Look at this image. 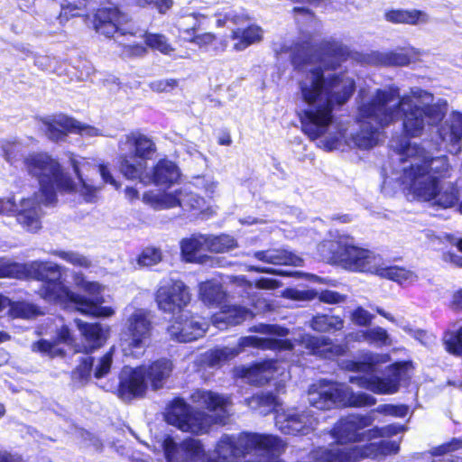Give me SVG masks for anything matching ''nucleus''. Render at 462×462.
<instances>
[{
  "mask_svg": "<svg viewBox=\"0 0 462 462\" xmlns=\"http://www.w3.org/2000/svg\"><path fill=\"white\" fill-rule=\"evenodd\" d=\"M94 28L97 32L107 38L116 34H134L128 25V15L115 6L102 7L97 11L94 16Z\"/></svg>",
  "mask_w": 462,
  "mask_h": 462,
  "instance_id": "nucleus-21",
  "label": "nucleus"
},
{
  "mask_svg": "<svg viewBox=\"0 0 462 462\" xmlns=\"http://www.w3.org/2000/svg\"><path fill=\"white\" fill-rule=\"evenodd\" d=\"M168 328L170 337L178 342H191L202 337L208 328V322L201 316L188 310L179 312Z\"/></svg>",
  "mask_w": 462,
  "mask_h": 462,
  "instance_id": "nucleus-19",
  "label": "nucleus"
},
{
  "mask_svg": "<svg viewBox=\"0 0 462 462\" xmlns=\"http://www.w3.org/2000/svg\"><path fill=\"white\" fill-rule=\"evenodd\" d=\"M74 323L84 338L83 352L91 353L106 342L109 330L100 323H87L79 319H75Z\"/></svg>",
  "mask_w": 462,
  "mask_h": 462,
  "instance_id": "nucleus-25",
  "label": "nucleus"
},
{
  "mask_svg": "<svg viewBox=\"0 0 462 462\" xmlns=\"http://www.w3.org/2000/svg\"><path fill=\"white\" fill-rule=\"evenodd\" d=\"M126 144L131 156H121L120 171L129 180L141 178L146 169V161L156 152V145L152 138L138 132L126 135Z\"/></svg>",
  "mask_w": 462,
  "mask_h": 462,
  "instance_id": "nucleus-13",
  "label": "nucleus"
},
{
  "mask_svg": "<svg viewBox=\"0 0 462 462\" xmlns=\"http://www.w3.org/2000/svg\"><path fill=\"white\" fill-rule=\"evenodd\" d=\"M308 402L318 410H330L337 404L349 407H369L376 399L366 393H355L349 386L332 381L320 380L308 391Z\"/></svg>",
  "mask_w": 462,
  "mask_h": 462,
  "instance_id": "nucleus-10",
  "label": "nucleus"
},
{
  "mask_svg": "<svg viewBox=\"0 0 462 462\" xmlns=\"http://www.w3.org/2000/svg\"><path fill=\"white\" fill-rule=\"evenodd\" d=\"M310 459L314 462H356L362 457L356 448L318 447L311 450Z\"/></svg>",
  "mask_w": 462,
  "mask_h": 462,
  "instance_id": "nucleus-27",
  "label": "nucleus"
},
{
  "mask_svg": "<svg viewBox=\"0 0 462 462\" xmlns=\"http://www.w3.org/2000/svg\"><path fill=\"white\" fill-rule=\"evenodd\" d=\"M255 286L258 289H275L280 286V282L275 279L262 277L255 281Z\"/></svg>",
  "mask_w": 462,
  "mask_h": 462,
  "instance_id": "nucleus-64",
  "label": "nucleus"
},
{
  "mask_svg": "<svg viewBox=\"0 0 462 462\" xmlns=\"http://www.w3.org/2000/svg\"><path fill=\"white\" fill-rule=\"evenodd\" d=\"M395 151L401 156L402 162H409L402 169V183L411 189V182L406 178V171L414 173L415 182H428L434 179L436 182L448 176L449 164L447 156L433 157L423 147L416 143L401 140L395 146Z\"/></svg>",
  "mask_w": 462,
  "mask_h": 462,
  "instance_id": "nucleus-8",
  "label": "nucleus"
},
{
  "mask_svg": "<svg viewBox=\"0 0 462 462\" xmlns=\"http://www.w3.org/2000/svg\"><path fill=\"white\" fill-rule=\"evenodd\" d=\"M137 5L140 6H145L153 5V6L161 13L164 14L171 6V0H136Z\"/></svg>",
  "mask_w": 462,
  "mask_h": 462,
  "instance_id": "nucleus-57",
  "label": "nucleus"
},
{
  "mask_svg": "<svg viewBox=\"0 0 462 462\" xmlns=\"http://www.w3.org/2000/svg\"><path fill=\"white\" fill-rule=\"evenodd\" d=\"M275 371V362L273 360H264L255 362L245 366H237L234 370L235 376L243 382L262 386L269 383L273 376Z\"/></svg>",
  "mask_w": 462,
  "mask_h": 462,
  "instance_id": "nucleus-23",
  "label": "nucleus"
},
{
  "mask_svg": "<svg viewBox=\"0 0 462 462\" xmlns=\"http://www.w3.org/2000/svg\"><path fill=\"white\" fill-rule=\"evenodd\" d=\"M98 171L105 183L111 184L116 189L120 188V183L114 178L106 165L100 164Z\"/></svg>",
  "mask_w": 462,
  "mask_h": 462,
  "instance_id": "nucleus-61",
  "label": "nucleus"
},
{
  "mask_svg": "<svg viewBox=\"0 0 462 462\" xmlns=\"http://www.w3.org/2000/svg\"><path fill=\"white\" fill-rule=\"evenodd\" d=\"M188 42H195L200 48L208 49L209 45H212L216 42V36L210 32L202 34H196L195 32L192 35V39H188Z\"/></svg>",
  "mask_w": 462,
  "mask_h": 462,
  "instance_id": "nucleus-56",
  "label": "nucleus"
},
{
  "mask_svg": "<svg viewBox=\"0 0 462 462\" xmlns=\"http://www.w3.org/2000/svg\"><path fill=\"white\" fill-rule=\"evenodd\" d=\"M248 270L252 271V272H255V273H271V274L278 275V276H291V272H288L282 268L261 267V266H257V265H250L248 267Z\"/></svg>",
  "mask_w": 462,
  "mask_h": 462,
  "instance_id": "nucleus-60",
  "label": "nucleus"
},
{
  "mask_svg": "<svg viewBox=\"0 0 462 462\" xmlns=\"http://www.w3.org/2000/svg\"><path fill=\"white\" fill-rule=\"evenodd\" d=\"M113 362V352L112 348L106 354H105L98 361L95 370L94 375L96 378H102L108 374Z\"/></svg>",
  "mask_w": 462,
  "mask_h": 462,
  "instance_id": "nucleus-52",
  "label": "nucleus"
},
{
  "mask_svg": "<svg viewBox=\"0 0 462 462\" xmlns=\"http://www.w3.org/2000/svg\"><path fill=\"white\" fill-rule=\"evenodd\" d=\"M319 299L320 301L329 303V304H334V303H338V302L344 301L345 297L343 295L339 294L338 292L329 291V290H325V291H322L319 292Z\"/></svg>",
  "mask_w": 462,
  "mask_h": 462,
  "instance_id": "nucleus-59",
  "label": "nucleus"
},
{
  "mask_svg": "<svg viewBox=\"0 0 462 462\" xmlns=\"http://www.w3.org/2000/svg\"><path fill=\"white\" fill-rule=\"evenodd\" d=\"M446 350L451 355H462V327L456 332H447L443 337Z\"/></svg>",
  "mask_w": 462,
  "mask_h": 462,
  "instance_id": "nucleus-44",
  "label": "nucleus"
},
{
  "mask_svg": "<svg viewBox=\"0 0 462 462\" xmlns=\"http://www.w3.org/2000/svg\"><path fill=\"white\" fill-rule=\"evenodd\" d=\"M237 241L231 236L207 235L206 249L213 253H226L237 247Z\"/></svg>",
  "mask_w": 462,
  "mask_h": 462,
  "instance_id": "nucleus-38",
  "label": "nucleus"
},
{
  "mask_svg": "<svg viewBox=\"0 0 462 462\" xmlns=\"http://www.w3.org/2000/svg\"><path fill=\"white\" fill-rule=\"evenodd\" d=\"M231 39L236 41L234 50L242 51L254 43L259 42L263 39V30L255 24L248 25L245 28L232 29Z\"/></svg>",
  "mask_w": 462,
  "mask_h": 462,
  "instance_id": "nucleus-31",
  "label": "nucleus"
},
{
  "mask_svg": "<svg viewBox=\"0 0 462 462\" xmlns=\"http://www.w3.org/2000/svg\"><path fill=\"white\" fill-rule=\"evenodd\" d=\"M199 297L205 305L221 309L220 313L213 318V324L219 329L239 325L254 316V311L246 307L226 304V293L218 282L208 281L201 283Z\"/></svg>",
  "mask_w": 462,
  "mask_h": 462,
  "instance_id": "nucleus-11",
  "label": "nucleus"
},
{
  "mask_svg": "<svg viewBox=\"0 0 462 462\" xmlns=\"http://www.w3.org/2000/svg\"><path fill=\"white\" fill-rule=\"evenodd\" d=\"M344 321L337 316L327 314H318L310 321V327L313 330L322 333H332L343 328Z\"/></svg>",
  "mask_w": 462,
  "mask_h": 462,
  "instance_id": "nucleus-36",
  "label": "nucleus"
},
{
  "mask_svg": "<svg viewBox=\"0 0 462 462\" xmlns=\"http://www.w3.org/2000/svg\"><path fill=\"white\" fill-rule=\"evenodd\" d=\"M322 252L328 251V259L354 272H374L381 257L373 251L353 245L349 241H326L320 245Z\"/></svg>",
  "mask_w": 462,
  "mask_h": 462,
  "instance_id": "nucleus-12",
  "label": "nucleus"
},
{
  "mask_svg": "<svg viewBox=\"0 0 462 462\" xmlns=\"http://www.w3.org/2000/svg\"><path fill=\"white\" fill-rule=\"evenodd\" d=\"M374 103V95L370 97L367 103L362 104L358 108V117L360 123V130L355 134H352L349 145L353 144L359 149H371L376 145L378 142L379 130L388 126L384 124H380L376 120V110L373 112H365L366 107Z\"/></svg>",
  "mask_w": 462,
  "mask_h": 462,
  "instance_id": "nucleus-18",
  "label": "nucleus"
},
{
  "mask_svg": "<svg viewBox=\"0 0 462 462\" xmlns=\"http://www.w3.org/2000/svg\"><path fill=\"white\" fill-rule=\"evenodd\" d=\"M192 402L212 411H218L217 416L213 417L201 411H194L183 401L178 400L169 409L167 420L178 427L182 431L200 434L208 431L213 424H224L228 413L226 407L228 399L217 393L198 389L191 393Z\"/></svg>",
  "mask_w": 462,
  "mask_h": 462,
  "instance_id": "nucleus-5",
  "label": "nucleus"
},
{
  "mask_svg": "<svg viewBox=\"0 0 462 462\" xmlns=\"http://www.w3.org/2000/svg\"><path fill=\"white\" fill-rule=\"evenodd\" d=\"M282 51L290 52L291 63L297 71L309 64L319 63L298 81V98L301 105L297 115L302 132L311 140L335 128V134L327 137L323 143L328 151L338 149L345 137V130L336 125L335 110L351 98L356 91V81L345 73L326 75L325 71L337 69L347 58L348 49L335 40H324L316 47L307 40L295 42L291 47L283 46Z\"/></svg>",
  "mask_w": 462,
  "mask_h": 462,
  "instance_id": "nucleus-1",
  "label": "nucleus"
},
{
  "mask_svg": "<svg viewBox=\"0 0 462 462\" xmlns=\"http://www.w3.org/2000/svg\"><path fill=\"white\" fill-rule=\"evenodd\" d=\"M94 365V358L91 356L84 357L80 364L72 371V379L81 383L86 382L90 377Z\"/></svg>",
  "mask_w": 462,
  "mask_h": 462,
  "instance_id": "nucleus-48",
  "label": "nucleus"
},
{
  "mask_svg": "<svg viewBox=\"0 0 462 462\" xmlns=\"http://www.w3.org/2000/svg\"><path fill=\"white\" fill-rule=\"evenodd\" d=\"M160 201L167 208L177 206L182 208H199L201 206L202 199L193 192H189L186 189H180L174 192L164 193L161 196Z\"/></svg>",
  "mask_w": 462,
  "mask_h": 462,
  "instance_id": "nucleus-29",
  "label": "nucleus"
},
{
  "mask_svg": "<svg viewBox=\"0 0 462 462\" xmlns=\"http://www.w3.org/2000/svg\"><path fill=\"white\" fill-rule=\"evenodd\" d=\"M162 260L161 250L154 247H146L137 258V263L141 267L152 266Z\"/></svg>",
  "mask_w": 462,
  "mask_h": 462,
  "instance_id": "nucleus-47",
  "label": "nucleus"
},
{
  "mask_svg": "<svg viewBox=\"0 0 462 462\" xmlns=\"http://www.w3.org/2000/svg\"><path fill=\"white\" fill-rule=\"evenodd\" d=\"M374 420L371 414H349L341 418L328 433L341 444L370 439L367 435V430H362L371 426Z\"/></svg>",
  "mask_w": 462,
  "mask_h": 462,
  "instance_id": "nucleus-17",
  "label": "nucleus"
},
{
  "mask_svg": "<svg viewBox=\"0 0 462 462\" xmlns=\"http://www.w3.org/2000/svg\"><path fill=\"white\" fill-rule=\"evenodd\" d=\"M301 345L310 355L324 359L344 356L346 351L345 346L335 344L329 337L324 336L306 335L301 338Z\"/></svg>",
  "mask_w": 462,
  "mask_h": 462,
  "instance_id": "nucleus-24",
  "label": "nucleus"
},
{
  "mask_svg": "<svg viewBox=\"0 0 462 462\" xmlns=\"http://www.w3.org/2000/svg\"><path fill=\"white\" fill-rule=\"evenodd\" d=\"M70 164L80 183V194L83 196L84 199L87 202H92L96 197L97 192L99 190V188L88 184L83 179L82 174L80 172V162L74 158H71Z\"/></svg>",
  "mask_w": 462,
  "mask_h": 462,
  "instance_id": "nucleus-43",
  "label": "nucleus"
},
{
  "mask_svg": "<svg viewBox=\"0 0 462 462\" xmlns=\"http://www.w3.org/2000/svg\"><path fill=\"white\" fill-rule=\"evenodd\" d=\"M145 43L162 53L168 54L172 51V48L168 43L167 39L162 34L157 33H145Z\"/></svg>",
  "mask_w": 462,
  "mask_h": 462,
  "instance_id": "nucleus-49",
  "label": "nucleus"
},
{
  "mask_svg": "<svg viewBox=\"0 0 462 462\" xmlns=\"http://www.w3.org/2000/svg\"><path fill=\"white\" fill-rule=\"evenodd\" d=\"M172 368L171 361L167 358H161L149 365L135 368L125 366L119 375L118 397L125 402L143 397L148 389V382L154 391L162 388Z\"/></svg>",
  "mask_w": 462,
  "mask_h": 462,
  "instance_id": "nucleus-9",
  "label": "nucleus"
},
{
  "mask_svg": "<svg viewBox=\"0 0 462 462\" xmlns=\"http://www.w3.org/2000/svg\"><path fill=\"white\" fill-rule=\"evenodd\" d=\"M402 97H409L411 98V100H412L413 102L414 99L418 100V101H426V102H430L432 101V98H433V96L424 90V89H421L420 88H411L410 89V93L409 94H404L402 95Z\"/></svg>",
  "mask_w": 462,
  "mask_h": 462,
  "instance_id": "nucleus-58",
  "label": "nucleus"
},
{
  "mask_svg": "<svg viewBox=\"0 0 462 462\" xmlns=\"http://www.w3.org/2000/svg\"><path fill=\"white\" fill-rule=\"evenodd\" d=\"M254 400L259 406L267 408L268 411L275 410L279 404L277 396L270 392L256 395Z\"/></svg>",
  "mask_w": 462,
  "mask_h": 462,
  "instance_id": "nucleus-55",
  "label": "nucleus"
},
{
  "mask_svg": "<svg viewBox=\"0 0 462 462\" xmlns=\"http://www.w3.org/2000/svg\"><path fill=\"white\" fill-rule=\"evenodd\" d=\"M385 19L393 23H406L410 25H417L419 23H426L429 22L427 13L420 10H390L385 13Z\"/></svg>",
  "mask_w": 462,
  "mask_h": 462,
  "instance_id": "nucleus-33",
  "label": "nucleus"
},
{
  "mask_svg": "<svg viewBox=\"0 0 462 462\" xmlns=\"http://www.w3.org/2000/svg\"><path fill=\"white\" fill-rule=\"evenodd\" d=\"M47 138L52 142H60L69 133H78L86 136H96L98 130L93 126L82 125L65 115H58L42 120Z\"/></svg>",
  "mask_w": 462,
  "mask_h": 462,
  "instance_id": "nucleus-20",
  "label": "nucleus"
},
{
  "mask_svg": "<svg viewBox=\"0 0 462 462\" xmlns=\"http://www.w3.org/2000/svg\"><path fill=\"white\" fill-rule=\"evenodd\" d=\"M53 346H54L50 341L46 339H40L32 345V350L33 352L50 355L52 352Z\"/></svg>",
  "mask_w": 462,
  "mask_h": 462,
  "instance_id": "nucleus-63",
  "label": "nucleus"
},
{
  "mask_svg": "<svg viewBox=\"0 0 462 462\" xmlns=\"http://www.w3.org/2000/svg\"><path fill=\"white\" fill-rule=\"evenodd\" d=\"M180 176V169L177 164L168 159L160 160L152 169L151 175L143 173L138 178L141 182H152L155 185H171L175 183Z\"/></svg>",
  "mask_w": 462,
  "mask_h": 462,
  "instance_id": "nucleus-26",
  "label": "nucleus"
},
{
  "mask_svg": "<svg viewBox=\"0 0 462 462\" xmlns=\"http://www.w3.org/2000/svg\"><path fill=\"white\" fill-rule=\"evenodd\" d=\"M319 424V419L309 409L300 411L289 409L276 411L275 426L278 430L288 435H308L312 432Z\"/></svg>",
  "mask_w": 462,
  "mask_h": 462,
  "instance_id": "nucleus-16",
  "label": "nucleus"
},
{
  "mask_svg": "<svg viewBox=\"0 0 462 462\" xmlns=\"http://www.w3.org/2000/svg\"><path fill=\"white\" fill-rule=\"evenodd\" d=\"M152 330V322L148 313L143 309L135 310L126 319L125 324L124 340L129 346L142 347L144 341L149 338Z\"/></svg>",
  "mask_w": 462,
  "mask_h": 462,
  "instance_id": "nucleus-22",
  "label": "nucleus"
},
{
  "mask_svg": "<svg viewBox=\"0 0 462 462\" xmlns=\"http://www.w3.org/2000/svg\"><path fill=\"white\" fill-rule=\"evenodd\" d=\"M438 134L442 142L451 145L450 152H458L462 140V113L453 112L449 120L438 129Z\"/></svg>",
  "mask_w": 462,
  "mask_h": 462,
  "instance_id": "nucleus-28",
  "label": "nucleus"
},
{
  "mask_svg": "<svg viewBox=\"0 0 462 462\" xmlns=\"http://www.w3.org/2000/svg\"><path fill=\"white\" fill-rule=\"evenodd\" d=\"M2 155L10 164L23 160L27 172L37 179L40 189L32 197L23 199L20 205L14 203L17 221L30 231L41 227L42 207L57 203V193L70 192L76 189L73 180L63 171L60 164L47 153H32L23 158V146L17 142L0 143Z\"/></svg>",
  "mask_w": 462,
  "mask_h": 462,
  "instance_id": "nucleus-2",
  "label": "nucleus"
},
{
  "mask_svg": "<svg viewBox=\"0 0 462 462\" xmlns=\"http://www.w3.org/2000/svg\"><path fill=\"white\" fill-rule=\"evenodd\" d=\"M177 86L175 79L157 80L151 84L153 90L158 92L169 91Z\"/></svg>",
  "mask_w": 462,
  "mask_h": 462,
  "instance_id": "nucleus-62",
  "label": "nucleus"
},
{
  "mask_svg": "<svg viewBox=\"0 0 462 462\" xmlns=\"http://www.w3.org/2000/svg\"><path fill=\"white\" fill-rule=\"evenodd\" d=\"M462 448V438H453L450 441L433 448L431 462H462V457L453 455H446Z\"/></svg>",
  "mask_w": 462,
  "mask_h": 462,
  "instance_id": "nucleus-35",
  "label": "nucleus"
},
{
  "mask_svg": "<svg viewBox=\"0 0 462 462\" xmlns=\"http://www.w3.org/2000/svg\"><path fill=\"white\" fill-rule=\"evenodd\" d=\"M248 331L270 337H242L238 339L237 344L234 346H222L212 349L208 355V361L209 365L215 366L221 364L222 362L230 360L238 356L241 352L245 351L247 347L278 351L291 350L293 348V343L291 340L282 338L287 337L290 333V330L287 328L277 324L260 323L258 325L250 327Z\"/></svg>",
  "mask_w": 462,
  "mask_h": 462,
  "instance_id": "nucleus-7",
  "label": "nucleus"
},
{
  "mask_svg": "<svg viewBox=\"0 0 462 462\" xmlns=\"http://www.w3.org/2000/svg\"><path fill=\"white\" fill-rule=\"evenodd\" d=\"M375 411L382 414L392 415L398 418H404L408 413L409 408L407 405L404 404H382L379 405L375 409Z\"/></svg>",
  "mask_w": 462,
  "mask_h": 462,
  "instance_id": "nucleus-51",
  "label": "nucleus"
},
{
  "mask_svg": "<svg viewBox=\"0 0 462 462\" xmlns=\"http://www.w3.org/2000/svg\"><path fill=\"white\" fill-rule=\"evenodd\" d=\"M371 61L378 66H406L410 63V56L398 51L380 52L371 54Z\"/></svg>",
  "mask_w": 462,
  "mask_h": 462,
  "instance_id": "nucleus-37",
  "label": "nucleus"
},
{
  "mask_svg": "<svg viewBox=\"0 0 462 462\" xmlns=\"http://www.w3.org/2000/svg\"><path fill=\"white\" fill-rule=\"evenodd\" d=\"M254 256L261 262L273 265L300 266L302 263L300 257L284 249L256 251L254 253Z\"/></svg>",
  "mask_w": 462,
  "mask_h": 462,
  "instance_id": "nucleus-30",
  "label": "nucleus"
},
{
  "mask_svg": "<svg viewBox=\"0 0 462 462\" xmlns=\"http://www.w3.org/2000/svg\"><path fill=\"white\" fill-rule=\"evenodd\" d=\"M371 447L374 448L378 454L384 456L395 454L400 449V446L396 441L387 439L380 440L378 443H373Z\"/></svg>",
  "mask_w": 462,
  "mask_h": 462,
  "instance_id": "nucleus-53",
  "label": "nucleus"
},
{
  "mask_svg": "<svg viewBox=\"0 0 462 462\" xmlns=\"http://www.w3.org/2000/svg\"><path fill=\"white\" fill-rule=\"evenodd\" d=\"M207 235L195 234L180 241L181 256L186 262H202L198 255L199 251L206 249Z\"/></svg>",
  "mask_w": 462,
  "mask_h": 462,
  "instance_id": "nucleus-32",
  "label": "nucleus"
},
{
  "mask_svg": "<svg viewBox=\"0 0 462 462\" xmlns=\"http://www.w3.org/2000/svg\"><path fill=\"white\" fill-rule=\"evenodd\" d=\"M155 300L160 310L175 315L189 303L190 294L183 282L165 280L156 291Z\"/></svg>",
  "mask_w": 462,
  "mask_h": 462,
  "instance_id": "nucleus-15",
  "label": "nucleus"
},
{
  "mask_svg": "<svg viewBox=\"0 0 462 462\" xmlns=\"http://www.w3.org/2000/svg\"><path fill=\"white\" fill-rule=\"evenodd\" d=\"M446 106L440 104L420 105L411 100L409 97H401L400 88L394 84L383 88H377L374 93V103L366 107L365 112L376 110V120L380 124L391 125L398 118L402 119L403 136L393 140L395 146L401 140L420 137L426 126L438 125L445 117Z\"/></svg>",
  "mask_w": 462,
  "mask_h": 462,
  "instance_id": "nucleus-3",
  "label": "nucleus"
},
{
  "mask_svg": "<svg viewBox=\"0 0 462 462\" xmlns=\"http://www.w3.org/2000/svg\"><path fill=\"white\" fill-rule=\"evenodd\" d=\"M8 312L12 318L27 319H33L42 313L36 305L24 301L12 303Z\"/></svg>",
  "mask_w": 462,
  "mask_h": 462,
  "instance_id": "nucleus-42",
  "label": "nucleus"
},
{
  "mask_svg": "<svg viewBox=\"0 0 462 462\" xmlns=\"http://www.w3.org/2000/svg\"><path fill=\"white\" fill-rule=\"evenodd\" d=\"M361 337L369 344L379 346L392 345V339L387 330L379 326L363 331Z\"/></svg>",
  "mask_w": 462,
  "mask_h": 462,
  "instance_id": "nucleus-40",
  "label": "nucleus"
},
{
  "mask_svg": "<svg viewBox=\"0 0 462 462\" xmlns=\"http://www.w3.org/2000/svg\"><path fill=\"white\" fill-rule=\"evenodd\" d=\"M406 178L411 182L410 192L419 199L432 202L442 208L455 206L458 201V189L454 184L440 186V182L431 179L428 182H415L414 173L406 171Z\"/></svg>",
  "mask_w": 462,
  "mask_h": 462,
  "instance_id": "nucleus-14",
  "label": "nucleus"
},
{
  "mask_svg": "<svg viewBox=\"0 0 462 462\" xmlns=\"http://www.w3.org/2000/svg\"><path fill=\"white\" fill-rule=\"evenodd\" d=\"M374 272L383 278L393 280L399 283L409 281L413 276L411 271L396 265L380 267L379 263Z\"/></svg>",
  "mask_w": 462,
  "mask_h": 462,
  "instance_id": "nucleus-39",
  "label": "nucleus"
},
{
  "mask_svg": "<svg viewBox=\"0 0 462 462\" xmlns=\"http://www.w3.org/2000/svg\"><path fill=\"white\" fill-rule=\"evenodd\" d=\"M52 254L75 266L88 268L91 265L87 257L76 252L56 250Z\"/></svg>",
  "mask_w": 462,
  "mask_h": 462,
  "instance_id": "nucleus-46",
  "label": "nucleus"
},
{
  "mask_svg": "<svg viewBox=\"0 0 462 462\" xmlns=\"http://www.w3.org/2000/svg\"><path fill=\"white\" fill-rule=\"evenodd\" d=\"M405 430L404 426L400 424H390L383 428L374 427L367 430L369 439H376L383 436H393Z\"/></svg>",
  "mask_w": 462,
  "mask_h": 462,
  "instance_id": "nucleus-50",
  "label": "nucleus"
},
{
  "mask_svg": "<svg viewBox=\"0 0 462 462\" xmlns=\"http://www.w3.org/2000/svg\"><path fill=\"white\" fill-rule=\"evenodd\" d=\"M390 360L388 354H376L371 351L362 353L357 360H345L343 368L351 372L365 373L364 375H352L349 383L377 394H392L400 388V383L406 372L404 363H394L389 365L383 377L374 375L376 366Z\"/></svg>",
  "mask_w": 462,
  "mask_h": 462,
  "instance_id": "nucleus-6",
  "label": "nucleus"
},
{
  "mask_svg": "<svg viewBox=\"0 0 462 462\" xmlns=\"http://www.w3.org/2000/svg\"><path fill=\"white\" fill-rule=\"evenodd\" d=\"M87 7L88 0H68L65 5H61L60 20L62 21L64 18L68 20L69 16L83 15L81 11L87 9Z\"/></svg>",
  "mask_w": 462,
  "mask_h": 462,
  "instance_id": "nucleus-45",
  "label": "nucleus"
},
{
  "mask_svg": "<svg viewBox=\"0 0 462 462\" xmlns=\"http://www.w3.org/2000/svg\"><path fill=\"white\" fill-rule=\"evenodd\" d=\"M36 277L42 282L39 294L48 302L93 317H110L114 314L112 308L102 306L104 298L100 294L101 285L97 282L82 280L79 282L90 294L91 298H87L73 292L63 283L60 266L57 263H38Z\"/></svg>",
  "mask_w": 462,
  "mask_h": 462,
  "instance_id": "nucleus-4",
  "label": "nucleus"
},
{
  "mask_svg": "<svg viewBox=\"0 0 462 462\" xmlns=\"http://www.w3.org/2000/svg\"><path fill=\"white\" fill-rule=\"evenodd\" d=\"M249 17L244 12V10H236L233 8H224L222 11H219L217 14V25L218 27H227L232 28L233 26L239 27L244 25Z\"/></svg>",
  "mask_w": 462,
  "mask_h": 462,
  "instance_id": "nucleus-34",
  "label": "nucleus"
},
{
  "mask_svg": "<svg viewBox=\"0 0 462 462\" xmlns=\"http://www.w3.org/2000/svg\"><path fill=\"white\" fill-rule=\"evenodd\" d=\"M351 318L355 324L366 327L372 323L374 316L363 307H357L352 312Z\"/></svg>",
  "mask_w": 462,
  "mask_h": 462,
  "instance_id": "nucleus-54",
  "label": "nucleus"
},
{
  "mask_svg": "<svg viewBox=\"0 0 462 462\" xmlns=\"http://www.w3.org/2000/svg\"><path fill=\"white\" fill-rule=\"evenodd\" d=\"M200 18H203L200 14H190L182 16L178 21L177 26L183 40L188 41V39H192V35L199 26Z\"/></svg>",
  "mask_w": 462,
  "mask_h": 462,
  "instance_id": "nucleus-41",
  "label": "nucleus"
}]
</instances>
